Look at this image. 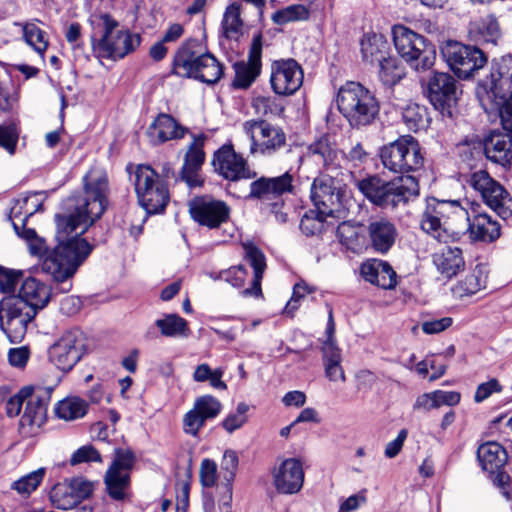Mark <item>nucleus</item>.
<instances>
[{"mask_svg":"<svg viewBox=\"0 0 512 512\" xmlns=\"http://www.w3.org/2000/svg\"><path fill=\"white\" fill-rule=\"evenodd\" d=\"M57 244L44 260L42 271L50 274L57 283L58 293H67L72 288L68 280L85 262L94 249L82 235L92 220L88 202L78 195H70L62 201L61 212L54 216Z\"/></svg>","mask_w":512,"mask_h":512,"instance_id":"nucleus-1","label":"nucleus"},{"mask_svg":"<svg viewBox=\"0 0 512 512\" xmlns=\"http://www.w3.org/2000/svg\"><path fill=\"white\" fill-rule=\"evenodd\" d=\"M356 187L372 205L384 210L405 206L420 192L418 179L412 175L392 180H385L378 174L366 175L357 180Z\"/></svg>","mask_w":512,"mask_h":512,"instance_id":"nucleus-2","label":"nucleus"},{"mask_svg":"<svg viewBox=\"0 0 512 512\" xmlns=\"http://www.w3.org/2000/svg\"><path fill=\"white\" fill-rule=\"evenodd\" d=\"M89 23L92 27L91 47L98 58L122 59L140 45V35L118 30L119 22L109 13H94L89 17Z\"/></svg>","mask_w":512,"mask_h":512,"instance_id":"nucleus-3","label":"nucleus"},{"mask_svg":"<svg viewBox=\"0 0 512 512\" xmlns=\"http://www.w3.org/2000/svg\"><path fill=\"white\" fill-rule=\"evenodd\" d=\"M171 74L214 85L224 75V66L210 52H203L201 42L189 38L174 54Z\"/></svg>","mask_w":512,"mask_h":512,"instance_id":"nucleus-4","label":"nucleus"},{"mask_svg":"<svg viewBox=\"0 0 512 512\" xmlns=\"http://www.w3.org/2000/svg\"><path fill=\"white\" fill-rule=\"evenodd\" d=\"M339 112L352 129H362L379 118L380 103L375 94L359 82H347L337 93Z\"/></svg>","mask_w":512,"mask_h":512,"instance_id":"nucleus-5","label":"nucleus"},{"mask_svg":"<svg viewBox=\"0 0 512 512\" xmlns=\"http://www.w3.org/2000/svg\"><path fill=\"white\" fill-rule=\"evenodd\" d=\"M476 95L500 104L504 125L512 127V55L492 60L490 74L478 82Z\"/></svg>","mask_w":512,"mask_h":512,"instance_id":"nucleus-6","label":"nucleus"},{"mask_svg":"<svg viewBox=\"0 0 512 512\" xmlns=\"http://www.w3.org/2000/svg\"><path fill=\"white\" fill-rule=\"evenodd\" d=\"M378 156L386 169L402 175L420 170L425 162L422 146L409 134L400 135L396 140L382 145Z\"/></svg>","mask_w":512,"mask_h":512,"instance_id":"nucleus-7","label":"nucleus"},{"mask_svg":"<svg viewBox=\"0 0 512 512\" xmlns=\"http://www.w3.org/2000/svg\"><path fill=\"white\" fill-rule=\"evenodd\" d=\"M394 46L400 57L416 71L431 69L436 60V47L425 36L398 24L392 28Z\"/></svg>","mask_w":512,"mask_h":512,"instance_id":"nucleus-8","label":"nucleus"},{"mask_svg":"<svg viewBox=\"0 0 512 512\" xmlns=\"http://www.w3.org/2000/svg\"><path fill=\"white\" fill-rule=\"evenodd\" d=\"M135 191L138 203L149 215L163 213L170 200L168 183L150 165L137 166Z\"/></svg>","mask_w":512,"mask_h":512,"instance_id":"nucleus-9","label":"nucleus"},{"mask_svg":"<svg viewBox=\"0 0 512 512\" xmlns=\"http://www.w3.org/2000/svg\"><path fill=\"white\" fill-rule=\"evenodd\" d=\"M214 171L227 180L226 190L231 195L240 198L235 190L240 180H250L257 176L255 170L250 169L247 160L234 149L229 141L219 147L211 160Z\"/></svg>","mask_w":512,"mask_h":512,"instance_id":"nucleus-10","label":"nucleus"},{"mask_svg":"<svg viewBox=\"0 0 512 512\" xmlns=\"http://www.w3.org/2000/svg\"><path fill=\"white\" fill-rule=\"evenodd\" d=\"M460 93L458 81L446 72H433L424 88V95L434 109L439 111L443 118L450 120L458 115L457 103Z\"/></svg>","mask_w":512,"mask_h":512,"instance_id":"nucleus-11","label":"nucleus"},{"mask_svg":"<svg viewBox=\"0 0 512 512\" xmlns=\"http://www.w3.org/2000/svg\"><path fill=\"white\" fill-rule=\"evenodd\" d=\"M441 54L450 69L460 79L473 77L474 73L488 62L486 53L475 43L469 45L448 40L441 48Z\"/></svg>","mask_w":512,"mask_h":512,"instance_id":"nucleus-12","label":"nucleus"},{"mask_svg":"<svg viewBox=\"0 0 512 512\" xmlns=\"http://www.w3.org/2000/svg\"><path fill=\"white\" fill-rule=\"evenodd\" d=\"M310 198L316 209L333 216L348 209L349 190L341 180L320 174L312 182Z\"/></svg>","mask_w":512,"mask_h":512,"instance_id":"nucleus-13","label":"nucleus"},{"mask_svg":"<svg viewBox=\"0 0 512 512\" xmlns=\"http://www.w3.org/2000/svg\"><path fill=\"white\" fill-rule=\"evenodd\" d=\"M243 129L251 140L250 152L262 156H272L286 147V134L279 126H274L264 119L248 120Z\"/></svg>","mask_w":512,"mask_h":512,"instance_id":"nucleus-14","label":"nucleus"},{"mask_svg":"<svg viewBox=\"0 0 512 512\" xmlns=\"http://www.w3.org/2000/svg\"><path fill=\"white\" fill-rule=\"evenodd\" d=\"M471 186L481 194L484 203L506 220L512 216V197L498 181L486 170L474 172L470 178Z\"/></svg>","mask_w":512,"mask_h":512,"instance_id":"nucleus-15","label":"nucleus"},{"mask_svg":"<svg viewBox=\"0 0 512 512\" xmlns=\"http://www.w3.org/2000/svg\"><path fill=\"white\" fill-rule=\"evenodd\" d=\"M86 350L85 334L79 328H72L64 332L50 347L49 359L58 369L70 371L81 360Z\"/></svg>","mask_w":512,"mask_h":512,"instance_id":"nucleus-16","label":"nucleus"},{"mask_svg":"<svg viewBox=\"0 0 512 512\" xmlns=\"http://www.w3.org/2000/svg\"><path fill=\"white\" fill-rule=\"evenodd\" d=\"M191 219L200 226L217 229L230 219L231 208L210 195L195 196L188 202Z\"/></svg>","mask_w":512,"mask_h":512,"instance_id":"nucleus-17","label":"nucleus"},{"mask_svg":"<svg viewBox=\"0 0 512 512\" xmlns=\"http://www.w3.org/2000/svg\"><path fill=\"white\" fill-rule=\"evenodd\" d=\"M293 182L294 177L289 171L275 177H256L250 183L249 192L244 199L257 200L269 205L270 202L282 200L284 194H293Z\"/></svg>","mask_w":512,"mask_h":512,"instance_id":"nucleus-18","label":"nucleus"},{"mask_svg":"<svg viewBox=\"0 0 512 512\" xmlns=\"http://www.w3.org/2000/svg\"><path fill=\"white\" fill-rule=\"evenodd\" d=\"M83 183L84 194L77 192L72 195H78L88 202V211L92 214L90 225H93L106 210L108 178L103 170L91 169L84 176Z\"/></svg>","mask_w":512,"mask_h":512,"instance_id":"nucleus-19","label":"nucleus"},{"mask_svg":"<svg viewBox=\"0 0 512 512\" xmlns=\"http://www.w3.org/2000/svg\"><path fill=\"white\" fill-rule=\"evenodd\" d=\"M190 134L193 141L189 144L184 155L183 165L176 182L182 181L186 183L190 189H193L204 185V178L201 176L200 172L206 159L204 145L207 136L204 133L198 135Z\"/></svg>","mask_w":512,"mask_h":512,"instance_id":"nucleus-20","label":"nucleus"},{"mask_svg":"<svg viewBox=\"0 0 512 512\" xmlns=\"http://www.w3.org/2000/svg\"><path fill=\"white\" fill-rule=\"evenodd\" d=\"M271 70L270 84L277 95H292L303 83V70L295 59L274 61Z\"/></svg>","mask_w":512,"mask_h":512,"instance_id":"nucleus-21","label":"nucleus"},{"mask_svg":"<svg viewBox=\"0 0 512 512\" xmlns=\"http://www.w3.org/2000/svg\"><path fill=\"white\" fill-rule=\"evenodd\" d=\"M262 40L261 32L253 36L248 53V61H237L233 64L235 72L232 81L234 89H248L261 73V57H262Z\"/></svg>","mask_w":512,"mask_h":512,"instance_id":"nucleus-22","label":"nucleus"},{"mask_svg":"<svg viewBox=\"0 0 512 512\" xmlns=\"http://www.w3.org/2000/svg\"><path fill=\"white\" fill-rule=\"evenodd\" d=\"M221 410V402L212 395H203L196 398L193 408L183 417L184 432L192 436H198L206 421L216 418Z\"/></svg>","mask_w":512,"mask_h":512,"instance_id":"nucleus-23","label":"nucleus"},{"mask_svg":"<svg viewBox=\"0 0 512 512\" xmlns=\"http://www.w3.org/2000/svg\"><path fill=\"white\" fill-rule=\"evenodd\" d=\"M273 483L281 494H295L301 490L304 483V470L297 458H288L281 462L273 471Z\"/></svg>","mask_w":512,"mask_h":512,"instance_id":"nucleus-24","label":"nucleus"},{"mask_svg":"<svg viewBox=\"0 0 512 512\" xmlns=\"http://www.w3.org/2000/svg\"><path fill=\"white\" fill-rule=\"evenodd\" d=\"M53 392L52 387L33 386L32 395L26 401L21 426L42 427L47 421V409Z\"/></svg>","mask_w":512,"mask_h":512,"instance_id":"nucleus-25","label":"nucleus"},{"mask_svg":"<svg viewBox=\"0 0 512 512\" xmlns=\"http://www.w3.org/2000/svg\"><path fill=\"white\" fill-rule=\"evenodd\" d=\"M360 275L370 284L384 290L397 286V273L388 261L371 258L360 265Z\"/></svg>","mask_w":512,"mask_h":512,"instance_id":"nucleus-26","label":"nucleus"},{"mask_svg":"<svg viewBox=\"0 0 512 512\" xmlns=\"http://www.w3.org/2000/svg\"><path fill=\"white\" fill-rule=\"evenodd\" d=\"M190 134L188 127L181 125L170 114L160 113L147 129V135L152 145H160L169 140L182 139Z\"/></svg>","mask_w":512,"mask_h":512,"instance_id":"nucleus-27","label":"nucleus"},{"mask_svg":"<svg viewBox=\"0 0 512 512\" xmlns=\"http://www.w3.org/2000/svg\"><path fill=\"white\" fill-rule=\"evenodd\" d=\"M367 235L370 247L375 252L384 255L394 246L398 231L391 220L381 217L369 221Z\"/></svg>","mask_w":512,"mask_h":512,"instance_id":"nucleus-28","label":"nucleus"},{"mask_svg":"<svg viewBox=\"0 0 512 512\" xmlns=\"http://www.w3.org/2000/svg\"><path fill=\"white\" fill-rule=\"evenodd\" d=\"M244 250V260L253 268V279L250 288L244 289L241 294L244 297H262L261 282L264 272L266 270V257L263 251L256 246L253 242H246L242 244Z\"/></svg>","mask_w":512,"mask_h":512,"instance_id":"nucleus-29","label":"nucleus"},{"mask_svg":"<svg viewBox=\"0 0 512 512\" xmlns=\"http://www.w3.org/2000/svg\"><path fill=\"white\" fill-rule=\"evenodd\" d=\"M501 35L499 22L494 15L471 22L468 27L469 40L476 45L492 44L495 46Z\"/></svg>","mask_w":512,"mask_h":512,"instance_id":"nucleus-30","label":"nucleus"},{"mask_svg":"<svg viewBox=\"0 0 512 512\" xmlns=\"http://www.w3.org/2000/svg\"><path fill=\"white\" fill-rule=\"evenodd\" d=\"M468 220V231L473 241L491 243L501 235V226L492 220L488 214H478L471 218L470 213L465 212Z\"/></svg>","mask_w":512,"mask_h":512,"instance_id":"nucleus-31","label":"nucleus"},{"mask_svg":"<svg viewBox=\"0 0 512 512\" xmlns=\"http://www.w3.org/2000/svg\"><path fill=\"white\" fill-rule=\"evenodd\" d=\"M52 295V288L49 285L34 277H28L22 282L17 296L23 298L32 307H37L40 312L48 305Z\"/></svg>","mask_w":512,"mask_h":512,"instance_id":"nucleus-32","label":"nucleus"},{"mask_svg":"<svg viewBox=\"0 0 512 512\" xmlns=\"http://www.w3.org/2000/svg\"><path fill=\"white\" fill-rule=\"evenodd\" d=\"M339 150L336 142L332 141L328 133L322 134L307 146L306 155L309 158H319L326 170L335 168Z\"/></svg>","mask_w":512,"mask_h":512,"instance_id":"nucleus-33","label":"nucleus"},{"mask_svg":"<svg viewBox=\"0 0 512 512\" xmlns=\"http://www.w3.org/2000/svg\"><path fill=\"white\" fill-rule=\"evenodd\" d=\"M433 263L437 270L446 278L456 276L465 266L462 250L458 247H445L440 253L433 255Z\"/></svg>","mask_w":512,"mask_h":512,"instance_id":"nucleus-34","label":"nucleus"},{"mask_svg":"<svg viewBox=\"0 0 512 512\" xmlns=\"http://www.w3.org/2000/svg\"><path fill=\"white\" fill-rule=\"evenodd\" d=\"M477 458L482 469L493 474L504 467L507 461V452L499 443L487 442L479 446Z\"/></svg>","mask_w":512,"mask_h":512,"instance_id":"nucleus-35","label":"nucleus"},{"mask_svg":"<svg viewBox=\"0 0 512 512\" xmlns=\"http://www.w3.org/2000/svg\"><path fill=\"white\" fill-rule=\"evenodd\" d=\"M362 59L366 63H379L389 53V43L381 34L366 33L360 41Z\"/></svg>","mask_w":512,"mask_h":512,"instance_id":"nucleus-36","label":"nucleus"},{"mask_svg":"<svg viewBox=\"0 0 512 512\" xmlns=\"http://www.w3.org/2000/svg\"><path fill=\"white\" fill-rule=\"evenodd\" d=\"M38 313L37 307H32L15 294L8 295L0 301V320L14 317L33 321Z\"/></svg>","mask_w":512,"mask_h":512,"instance_id":"nucleus-37","label":"nucleus"},{"mask_svg":"<svg viewBox=\"0 0 512 512\" xmlns=\"http://www.w3.org/2000/svg\"><path fill=\"white\" fill-rule=\"evenodd\" d=\"M378 78L387 88H393L406 77V68L396 56L389 54L378 63Z\"/></svg>","mask_w":512,"mask_h":512,"instance_id":"nucleus-38","label":"nucleus"},{"mask_svg":"<svg viewBox=\"0 0 512 512\" xmlns=\"http://www.w3.org/2000/svg\"><path fill=\"white\" fill-rule=\"evenodd\" d=\"M402 120L408 130L418 132L429 127L431 117L425 105L409 103L402 110Z\"/></svg>","mask_w":512,"mask_h":512,"instance_id":"nucleus-39","label":"nucleus"},{"mask_svg":"<svg viewBox=\"0 0 512 512\" xmlns=\"http://www.w3.org/2000/svg\"><path fill=\"white\" fill-rule=\"evenodd\" d=\"M88 412V403L77 396L66 397L55 404L54 413L59 419L73 421L84 417Z\"/></svg>","mask_w":512,"mask_h":512,"instance_id":"nucleus-40","label":"nucleus"},{"mask_svg":"<svg viewBox=\"0 0 512 512\" xmlns=\"http://www.w3.org/2000/svg\"><path fill=\"white\" fill-rule=\"evenodd\" d=\"M130 473H116L106 471L104 476V484L109 497L115 501H124L126 499V490L130 487Z\"/></svg>","mask_w":512,"mask_h":512,"instance_id":"nucleus-41","label":"nucleus"},{"mask_svg":"<svg viewBox=\"0 0 512 512\" xmlns=\"http://www.w3.org/2000/svg\"><path fill=\"white\" fill-rule=\"evenodd\" d=\"M486 278L483 265L478 264L470 274L458 282L453 291L459 297L471 296L485 288Z\"/></svg>","mask_w":512,"mask_h":512,"instance_id":"nucleus-42","label":"nucleus"},{"mask_svg":"<svg viewBox=\"0 0 512 512\" xmlns=\"http://www.w3.org/2000/svg\"><path fill=\"white\" fill-rule=\"evenodd\" d=\"M29 200H30L29 196H26L21 200L20 199L17 200L16 205L14 207H12L11 214L9 216V218L12 220V225H13V229H14L15 233L17 234L18 237L26 240L27 243H29L31 240L35 239V237L37 235L35 229L26 227L28 218L30 216H32L34 214V212L37 211L42 206V204H38L37 208L35 210L25 213V216L22 218V228L24 229V231H20L19 223L14 221V219H17L20 217V215L22 214L23 206L27 205Z\"/></svg>","mask_w":512,"mask_h":512,"instance_id":"nucleus-43","label":"nucleus"},{"mask_svg":"<svg viewBox=\"0 0 512 512\" xmlns=\"http://www.w3.org/2000/svg\"><path fill=\"white\" fill-rule=\"evenodd\" d=\"M325 375L330 381H345L346 377L341 366V352L338 347L322 346Z\"/></svg>","mask_w":512,"mask_h":512,"instance_id":"nucleus-44","label":"nucleus"},{"mask_svg":"<svg viewBox=\"0 0 512 512\" xmlns=\"http://www.w3.org/2000/svg\"><path fill=\"white\" fill-rule=\"evenodd\" d=\"M156 327L165 337L188 336L190 330L188 322L178 314H166L164 318L155 321Z\"/></svg>","mask_w":512,"mask_h":512,"instance_id":"nucleus-45","label":"nucleus"},{"mask_svg":"<svg viewBox=\"0 0 512 512\" xmlns=\"http://www.w3.org/2000/svg\"><path fill=\"white\" fill-rule=\"evenodd\" d=\"M244 23L241 18V4L234 2L227 6L221 22L223 36L232 39L234 35L241 33Z\"/></svg>","mask_w":512,"mask_h":512,"instance_id":"nucleus-46","label":"nucleus"},{"mask_svg":"<svg viewBox=\"0 0 512 512\" xmlns=\"http://www.w3.org/2000/svg\"><path fill=\"white\" fill-rule=\"evenodd\" d=\"M426 206L444 223L445 227L447 220L450 219L452 215L466 212L457 200H438L435 197H430L427 199Z\"/></svg>","mask_w":512,"mask_h":512,"instance_id":"nucleus-47","label":"nucleus"},{"mask_svg":"<svg viewBox=\"0 0 512 512\" xmlns=\"http://www.w3.org/2000/svg\"><path fill=\"white\" fill-rule=\"evenodd\" d=\"M50 500L53 505L60 510H69L78 505L67 479L52 487L50 491Z\"/></svg>","mask_w":512,"mask_h":512,"instance_id":"nucleus-48","label":"nucleus"},{"mask_svg":"<svg viewBox=\"0 0 512 512\" xmlns=\"http://www.w3.org/2000/svg\"><path fill=\"white\" fill-rule=\"evenodd\" d=\"M310 18L309 9L302 4H293L275 11L271 19L277 25H284L289 22L306 21Z\"/></svg>","mask_w":512,"mask_h":512,"instance_id":"nucleus-49","label":"nucleus"},{"mask_svg":"<svg viewBox=\"0 0 512 512\" xmlns=\"http://www.w3.org/2000/svg\"><path fill=\"white\" fill-rule=\"evenodd\" d=\"M331 216L324 214L321 210H309L301 218L299 228L301 232L310 237L320 235L325 231V218Z\"/></svg>","mask_w":512,"mask_h":512,"instance_id":"nucleus-50","label":"nucleus"},{"mask_svg":"<svg viewBox=\"0 0 512 512\" xmlns=\"http://www.w3.org/2000/svg\"><path fill=\"white\" fill-rule=\"evenodd\" d=\"M30 322L26 319L8 317L0 320V329L11 343H20L26 335Z\"/></svg>","mask_w":512,"mask_h":512,"instance_id":"nucleus-51","label":"nucleus"},{"mask_svg":"<svg viewBox=\"0 0 512 512\" xmlns=\"http://www.w3.org/2000/svg\"><path fill=\"white\" fill-rule=\"evenodd\" d=\"M22 30L25 42L42 55L48 47V41L44 39L45 32L34 23L23 24Z\"/></svg>","mask_w":512,"mask_h":512,"instance_id":"nucleus-52","label":"nucleus"},{"mask_svg":"<svg viewBox=\"0 0 512 512\" xmlns=\"http://www.w3.org/2000/svg\"><path fill=\"white\" fill-rule=\"evenodd\" d=\"M135 462L136 456L133 450L116 448L114 450V459L107 470L116 473H130Z\"/></svg>","mask_w":512,"mask_h":512,"instance_id":"nucleus-53","label":"nucleus"},{"mask_svg":"<svg viewBox=\"0 0 512 512\" xmlns=\"http://www.w3.org/2000/svg\"><path fill=\"white\" fill-rule=\"evenodd\" d=\"M20 136V130L15 123L0 125V147L5 149L9 155L16 153Z\"/></svg>","mask_w":512,"mask_h":512,"instance_id":"nucleus-54","label":"nucleus"},{"mask_svg":"<svg viewBox=\"0 0 512 512\" xmlns=\"http://www.w3.org/2000/svg\"><path fill=\"white\" fill-rule=\"evenodd\" d=\"M45 475V468H39L36 471L20 478L12 484V488L20 494L30 495L37 489Z\"/></svg>","mask_w":512,"mask_h":512,"instance_id":"nucleus-55","label":"nucleus"},{"mask_svg":"<svg viewBox=\"0 0 512 512\" xmlns=\"http://www.w3.org/2000/svg\"><path fill=\"white\" fill-rule=\"evenodd\" d=\"M420 226L424 232L430 234L439 241L443 240L442 234L447 230L444 223L441 222L427 206L423 212Z\"/></svg>","mask_w":512,"mask_h":512,"instance_id":"nucleus-56","label":"nucleus"},{"mask_svg":"<svg viewBox=\"0 0 512 512\" xmlns=\"http://www.w3.org/2000/svg\"><path fill=\"white\" fill-rule=\"evenodd\" d=\"M23 278V271L0 265V292L12 295Z\"/></svg>","mask_w":512,"mask_h":512,"instance_id":"nucleus-57","label":"nucleus"},{"mask_svg":"<svg viewBox=\"0 0 512 512\" xmlns=\"http://www.w3.org/2000/svg\"><path fill=\"white\" fill-rule=\"evenodd\" d=\"M33 386L28 385L22 387L18 393L13 395L6 402V414L9 417L18 416L21 412L22 405L25 401H27L28 397L32 395Z\"/></svg>","mask_w":512,"mask_h":512,"instance_id":"nucleus-58","label":"nucleus"},{"mask_svg":"<svg viewBox=\"0 0 512 512\" xmlns=\"http://www.w3.org/2000/svg\"><path fill=\"white\" fill-rule=\"evenodd\" d=\"M90 462H102V456L99 451L91 444L81 446L78 448L70 458V464L72 466L81 464V463H90Z\"/></svg>","mask_w":512,"mask_h":512,"instance_id":"nucleus-59","label":"nucleus"},{"mask_svg":"<svg viewBox=\"0 0 512 512\" xmlns=\"http://www.w3.org/2000/svg\"><path fill=\"white\" fill-rule=\"evenodd\" d=\"M68 482L78 504H81L83 500L88 499L93 493V482L84 479L83 477H74L69 479Z\"/></svg>","mask_w":512,"mask_h":512,"instance_id":"nucleus-60","label":"nucleus"},{"mask_svg":"<svg viewBox=\"0 0 512 512\" xmlns=\"http://www.w3.org/2000/svg\"><path fill=\"white\" fill-rule=\"evenodd\" d=\"M239 458L234 450L228 449L224 452L221 462V469L223 470V480L227 482H234L236 472L238 470Z\"/></svg>","mask_w":512,"mask_h":512,"instance_id":"nucleus-61","label":"nucleus"},{"mask_svg":"<svg viewBox=\"0 0 512 512\" xmlns=\"http://www.w3.org/2000/svg\"><path fill=\"white\" fill-rule=\"evenodd\" d=\"M217 478V465L214 460L204 459L200 466V482L203 487L211 488Z\"/></svg>","mask_w":512,"mask_h":512,"instance_id":"nucleus-62","label":"nucleus"},{"mask_svg":"<svg viewBox=\"0 0 512 512\" xmlns=\"http://www.w3.org/2000/svg\"><path fill=\"white\" fill-rule=\"evenodd\" d=\"M246 276L247 269L244 265L233 266L220 272V278L236 288H240L244 285Z\"/></svg>","mask_w":512,"mask_h":512,"instance_id":"nucleus-63","label":"nucleus"},{"mask_svg":"<svg viewBox=\"0 0 512 512\" xmlns=\"http://www.w3.org/2000/svg\"><path fill=\"white\" fill-rule=\"evenodd\" d=\"M315 289L310 287L306 282H297L293 287V293L290 301L286 304L285 310L287 312H294L299 308V301L307 294L313 293Z\"/></svg>","mask_w":512,"mask_h":512,"instance_id":"nucleus-64","label":"nucleus"}]
</instances>
